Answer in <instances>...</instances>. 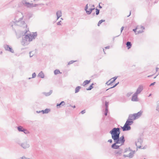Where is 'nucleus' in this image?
Here are the masks:
<instances>
[{
	"label": "nucleus",
	"mask_w": 159,
	"mask_h": 159,
	"mask_svg": "<svg viewBox=\"0 0 159 159\" xmlns=\"http://www.w3.org/2000/svg\"><path fill=\"white\" fill-rule=\"evenodd\" d=\"M126 44L128 49H130L132 46V44L130 42L128 41L126 42Z\"/></svg>",
	"instance_id": "nucleus-16"
},
{
	"label": "nucleus",
	"mask_w": 159,
	"mask_h": 159,
	"mask_svg": "<svg viewBox=\"0 0 159 159\" xmlns=\"http://www.w3.org/2000/svg\"><path fill=\"white\" fill-rule=\"evenodd\" d=\"M130 15H131V11H130V13H129V16H127L128 17Z\"/></svg>",
	"instance_id": "nucleus-63"
},
{
	"label": "nucleus",
	"mask_w": 159,
	"mask_h": 159,
	"mask_svg": "<svg viewBox=\"0 0 159 159\" xmlns=\"http://www.w3.org/2000/svg\"><path fill=\"white\" fill-rule=\"evenodd\" d=\"M105 20H99V21L98 24V26H99L103 22H104L105 21Z\"/></svg>",
	"instance_id": "nucleus-31"
},
{
	"label": "nucleus",
	"mask_w": 159,
	"mask_h": 159,
	"mask_svg": "<svg viewBox=\"0 0 159 159\" xmlns=\"http://www.w3.org/2000/svg\"><path fill=\"white\" fill-rule=\"evenodd\" d=\"M30 158H27L25 156H23L22 157H20V159H30Z\"/></svg>",
	"instance_id": "nucleus-37"
},
{
	"label": "nucleus",
	"mask_w": 159,
	"mask_h": 159,
	"mask_svg": "<svg viewBox=\"0 0 159 159\" xmlns=\"http://www.w3.org/2000/svg\"><path fill=\"white\" fill-rule=\"evenodd\" d=\"M123 156H124V157H128V155H123Z\"/></svg>",
	"instance_id": "nucleus-53"
},
{
	"label": "nucleus",
	"mask_w": 159,
	"mask_h": 159,
	"mask_svg": "<svg viewBox=\"0 0 159 159\" xmlns=\"http://www.w3.org/2000/svg\"><path fill=\"white\" fill-rule=\"evenodd\" d=\"M4 47L6 50L9 51L12 53L14 52V51L12 48L10 47L9 45H4Z\"/></svg>",
	"instance_id": "nucleus-9"
},
{
	"label": "nucleus",
	"mask_w": 159,
	"mask_h": 159,
	"mask_svg": "<svg viewBox=\"0 0 159 159\" xmlns=\"http://www.w3.org/2000/svg\"><path fill=\"white\" fill-rule=\"evenodd\" d=\"M70 106H71L70 105ZM71 107H73V108H75V105H74L73 106H71Z\"/></svg>",
	"instance_id": "nucleus-57"
},
{
	"label": "nucleus",
	"mask_w": 159,
	"mask_h": 159,
	"mask_svg": "<svg viewBox=\"0 0 159 159\" xmlns=\"http://www.w3.org/2000/svg\"><path fill=\"white\" fill-rule=\"evenodd\" d=\"M61 73L60 72V71L58 69L55 70L54 71V74L55 75H56L59 74H61Z\"/></svg>",
	"instance_id": "nucleus-25"
},
{
	"label": "nucleus",
	"mask_w": 159,
	"mask_h": 159,
	"mask_svg": "<svg viewBox=\"0 0 159 159\" xmlns=\"http://www.w3.org/2000/svg\"><path fill=\"white\" fill-rule=\"evenodd\" d=\"M38 76L42 78H43L44 77V75L42 71H41L39 74Z\"/></svg>",
	"instance_id": "nucleus-20"
},
{
	"label": "nucleus",
	"mask_w": 159,
	"mask_h": 159,
	"mask_svg": "<svg viewBox=\"0 0 159 159\" xmlns=\"http://www.w3.org/2000/svg\"><path fill=\"white\" fill-rule=\"evenodd\" d=\"M141 29H142L143 30H144L145 29V28L143 26H141Z\"/></svg>",
	"instance_id": "nucleus-54"
},
{
	"label": "nucleus",
	"mask_w": 159,
	"mask_h": 159,
	"mask_svg": "<svg viewBox=\"0 0 159 159\" xmlns=\"http://www.w3.org/2000/svg\"><path fill=\"white\" fill-rule=\"evenodd\" d=\"M94 85V84L92 83L91 85L89 88L86 89V90H91L93 88V85Z\"/></svg>",
	"instance_id": "nucleus-23"
},
{
	"label": "nucleus",
	"mask_w": 159,
	"mask_h": 159,
	"mask_svg": "<svg viewBox=\"0 0 159 159\" xmlns=\"http://www.w3.org/2000/svg\"><path fill=\"white\" fill-rule=\"evenodd\" d=\"M133 123V121L132 119L129 120L128 119L124 126L123 127L121 126L123 131H126L130 130L131 129V127L130 125H132Z\"/></svg>",
	"instance_id": "nucleus-3"
},
{
	"label": "nucleus",
	"mask_w": 159,
	"mask_h": 159,
	"mask_svg": "<svg viewBox=\"0 0 159 159\" xmlns=\"http://www.w3.org/2000/svg\"><path fill=\"white\" fill-rule=\"evenodd\" d=\"M30 37L31 38H32V40L33 39H34L35 37H36V36H37V33L36 32L33 33L32 34H30Z\"/></svg>",
	"instance_id": "nucleus-21"
},
{
	"label": "nucleus",
	"mask_w": 159,
	"mask_h": 159,
	"mask_svg": "<svg viewBox=\"0 0 159 159\" xmlns=\"http://www.w3.org/2000/svg\"><path fill=\"white\" fill-rule=\"evenodd\" d=\"M22 4L25 6L27 7H34V4L30 3L29 2H27L25 0H23L22 1Z\"/></svg>",
	"instance_id": "nucleus-5"
},
{
	"label": "nucleus",
	"mask_w": 159,
	"mask_h": 159,
	"mask_svg": "<svg viewBox=\"0 0 159 159\" xmlns=\"http://www.w3.org/2000/svg\"><path fill=\"white\" fill-rule=\"evenodd\" d=\"M109 104V102L106 101L105 102V110L107 111L108 110V106Z\"/></svg>",
	"instance_id": "nucleus-28"
},
{
	"label": "nucleus",
	"mask_w": 159,
	"mask_h": 159,
	"mask_svg": "<svg viewBox=\"0 0 159 159\" xmlns=\"http://www.w3.org/2000/svg\"><path fill=\"white\" fill-rule=\"evenodd\" d=\"M135 151H132L128 155V157L129 158H132L134 156V155L135 152Z\"/></svg>",
	"instance_id": "nucleus-17"
},
{
	"label": "nucleus",
	"mask_w": 159,
	"mask_h": 159,
	"mask_svg": "<svg viewBox=\"0 0 159 159\" xmlns=\"http://www.w3.org/2000/svg\"><path fill=\"white\" fill-rule=\"evenodd\" d=\"M65 103L64 101H61L60 103L57 104V108H60L61 106H63L65 105Z\"/></svg>",
	"instance_id": "nucleus-14"
},
{
	"label": "nucleus",
	"mask_w": 159,
	"mask_h": 159,
	"mask_svg": "<svg viewBox=\"0 0 159 159\" xmlns=\"http://www.w3.org/2000/svg\"><path fill=\"white\" fill-rule=\"evenodd\" d=\"M122 151V149H120L118 151H116L115 153L117 154V156H120Z\"/></svg>",
	"instance_id": "nucleus-19"
},
{
	"label": "nucleus",
	"mask_w": 159,
	"mask_h": 159,
	"mask_svg": "<svg viewBox=\"0 0 159 159\" xmlns=\"http://www.w3.org/2000/svg\"><path fill=\"white\" fill-rule=\"evenodd\" d=\"M20 145L25 149L28 148L30 146L29 143L27 141L20 143Z\"/></svg>",
	"instance_id": "nucleus-7"
},
{
	"label": "nucleus",
	"mask_w": 159,
	"mask_h": 159,
	"mask_svg": "<svg viewBox=\"0 0 159 159\" xmlns=\"http://www.w3.org/2000/svg\"><path fill=\"white\" fill-rule=\"evenodd\" d=\"M31 52H30V53H29V54H30V57H32L33 56V55H31Z\"/></svg>",
	"instance_id": "nucleus-49"
},
{
	"label": "nucleus",
	"mask_w": 159,
	"mask_h": 159,
	"mask_svg": "<svg viewBox=\"0 0 159 159\" xmlns=\"http://www.w3.org/2000/svg\"><path fill=\"white\" fill-rule=\"evenodd\" d=\"M155 83L156 82H154L153 83L149 85V86H152L154 85Z\"/></svg>",
	"instance_id": "nucleus-43"
},
{
	"label": "nucleus",
	"mask_w": 159,
	"mask_h": 159,
	"mask_svg": "<svg viewBox=\"0 0 159 159\" xmlns=\"http://www.w3.org/2000/svg\"><path fill=\"white\" fill-rule=\"evenodd\" d=\"M92 7L94 8V5H92Z\"/></svg>",
	"instance_id": "nucleus-64"
},
{
	"label": "nucleus",
	"mask_w": 159,
	"mask_h": 159,
	"mask_svg": "<svg viewBox=\"0 0 159 159\" xmlns=\"http://www.w3.org/2000/svg\"><path fill=\"white\" fill-rule=\"evenodd\" d=\"M137 29V28H135V29H134L133 30V31L134 32H136V30Z\"/></svg>",
	"instance_id": "nucleus-51"
},
{
	"label": "nucleus",
	"mask_w": 159,
	"mask_h": 159,
	"mask_svg": "<svg viewBox=\"0 0 159 159\" xmlns=\"http://www.w3.org/2000/svg\"><path fill=\"white\" fill-rule=\"evenodd\" d=\"M52 93V90H50L49 92L45 93V94L46 96H49Z\"/></svg>",
	"instance_id": "nucleus-29"
},
{
	"label": "nucleus",
	"mask_w": 159,
	"mask_h": 159,
	"mask_svg": "<svg viewBox=\"0 0 159 159\" xmlns=\"http://www.w3.org/2000/svg\"><path fill=\"white\" fill-rule=\"evenodd\" d=\"M108 142H109L110 143H112V140L111 139H109V140H108Z\"/></svg>",
	"instance_id": "nucleus-47"
},
{
	"label": "nucleus",
	"mask_w": 159,
	"mask_h": 159,
	"mask_svg": "<svg viewBox=\"0 0 159 159\" xmlns=\"http://www.w3.org/2000/svg\"><path fill=\"white\" fill-rule=\"evenodd\" d=\"M143 111H139L138 112V113H134V120H135L136 119H137L139 118L141 116Z\"/></svg>",
	"instance_id": "nucleus-10"
},
{
	"label": "nucleus",
	"mask_w": 159,
	"mask_h": 159,
	"mask_svg": "<svg viewBox=\"0 0 159 159\" xmlns=\"http://www.w3.org/2000/svg\"><path fill=\"white\" fill-rule=\"evenodd\" d=\"M117 78V77L115 76V77H114L112 78L111 79L112 80L113 79V80L115 81L116 80V79Z\"/></svg>",
	"instance_id": "nucleus-42"
},
{
	"label": "nucleus",
	"mask_w": 159,
	"mask_h": 159,
	"mask_svg": "<svg viewBox=\"0 0 159 159\" xmlns=\"http://www.w3.org/2000/svg\"><path fill=\"white\" fill-rule=\"evenodd\" d=\"M124 29V27L123 26L121 28L120 33H122V32L123 30Z\"/></svg>",
	"instance_id": "nucleus-48"
},
{
	"label": "nucleus",
	"mask_w": 159,
	"mask_h": 159,
	"mask_svg": "<svg viewBox=\"0 0 159 159\" xmlns=\"http://www.w3.org/2000/svg\"><path fill=\"white\" fill-rule=\"evenodd\" d=\"M24 16L22 14V13L18 11L16 14V16L15 17V18L14 19V21H16V18H18L19 20H23Z\"/></svg>",
	"instance_id": "nucleus-6"
},
{
	"label": "nucleus",
	"mask_w": 159,
	"mask_h": 159,
	"mask_svg": "<svg viewBox=\"0 0 159 159\" xmlns=\"http://www.w3.org/2000/svg\"><path fill=\"white\" fill-rule=\"evenodd\" d=\"M22 132H24V133L25 134H27L29 133V132L25 129H24Z\"/></svg>",
	"instance_id": "nucleus-34"
},
{
	"label": "nucleus",
	"mask_w": 159,
	"mask_h": 159,
	"mask_svg": "<svg viewBox=\"0 0 159 159\" xmlns=\"http://www.w3.org/2000/svg\"><path fill=\"white\" fill-rule=\"evenodd\" d=\"M16 21H14L15 25H16L23 27V28H27V25L25 21L22 20H19L16 18Z\"/></svg>",
	"instance_id": "nucleus-4"
},
{
	"label": "nucleus",
	"mask_w": 159,
	"mask_h": 159,
	"mask_svg": "<svg viewBox=\"0 0 159 159\" xmlns=\"http://www.w3.org/2000/svg\"><path fill=\"white\" fill-rule=\"evenodd\" d=\"M119 83V82H118L117 83H116V84H115L112 87L107 89L106 90V91H107L108 90V89H111V88H114L115 87H116Z\"/></svg>",
	"instance_id": "nucleus-32"
},
{
	"label": "nucleus",
	"mask_w": 159,
	"mask_h": 159,
	"mask_svg": "<svg viewBox=\"0 0 159 159\" xmlns=\"http://www.w3.org/2000/svg\"><path fill=\"white\" fill-rule=\"evenodd\" d=\"M120 35V34H119V35H118V36H117L116 37H114L113 38V40H114V38L116 37H118Z\"/></svg>",
	"instance_id": "nucleus-56"
},
{
	"label": "nucleus",
	"mask_w": 159,
	"mask_h": 159,
	"mask_svg": "<svg viewBox=\"0 0 159 159\" xmlns=\"http://www.w3.org/2000/svg\"><path fill=\"white\" fill-rule=\"evenodd\" d=\"M108 112V110H107V111H106V110H105L104 115L105 116H107Z\"/></svg>",
	"instance_id": "nucleus-39"
},
{
	"label": "nucleus",
	"mask_w": 159,
	"mask_h": 159,
	"mask_svg": "<svg viewBox=\"0 0 159 159\" xmlns=\"http://www.w3.org/2000/svg\"><path fill=\"white\" fill-rule=\"evenodd\" d=\"M85 110H83L80 113L82 114H84V113H85Z\"/></svg>",
	"instance_id": "nucleus-44"
},
{
	"label": "nucleus",
	"mask_w": 159,
	"mask_h": 159,
	"mask_svg": "<svg viewBox=\"0 0 159 159\" xmlns=\"http://www.w3.org/2000/svg\"><path fill=\"white\" fill-rule=\"evenodd\" d=\"M36 76V73L34 72L32 74V78H34Z\"/></svg>",
	"instance_id": "nucleus-35"
},
{
	"label": "nucleus",
	"mask_w": 159,
	"mask_h": 159,
	"mask_svg": "<svg viewBox=\"0 0 159 159\" xmlns=\"http://www.w3.org/2000/svg\"><path fill=\"white\" fill-rule=\"evenodd\" d=\"M44 111L45 113H48L50 111V109L46 108L44 110Z\"/></svg>",
	"instance_id": "nucleus-30"
},
{
	"label": "nucleus",
	"mask_w": 159,
	"mask_h": 159,
	"mask_svg": "<svg viewBox=\"0 0 159 159\" xmlns=\"http://www.w3.org/2000/svg\"><path fill=\"white\" fill-rule=\"evenodd\" d=\"M134 114L129 115L128 119H129V120L132 119V120L133 119L134 120Z\"/></svg>",
	"instance_id": "nucleus-27"
},
{
	"label": "nucleus",
	"mask_w": 159,
	"mask_h": 159,
	"mask_svg": "<svg viewBox=\"0 0 159 159\" xmlns=\"http://www.w3.org/2000/svg\"><path fill=\"white\" fill-rule=\"evenodd\" d=\"M36 112H37V113H40L41 112V111H36Z\"/></svg>",
	"instance_id": "nucleus-60"
},
{
	"label": "nucleus",
	"mask_w": 159,
	"mask_h": 159,
	"mask_svg": "<svg viewBox=\"0 0 159 159\" xmlns=\"http://www.w3.org/2000/svg\"><path fill=\"white\" fill-rule=\"evenodd\" d=\"M41 112H42L43 114H45L44 110H43L41 111Z\"/></svg>",
	"instance_id": "nucleus-52"
},
{
	"label": "nucleus",
	"mask_w": 159,
	"mask_h": 159,
	"mask_svg": "<svg viewBox=\"0 0 159 159\" xmlns=\"http://www.w3.org/2000/svg\"><path fill=\"white\" fill-rule=\"evenodd\" d=\"M39 5H40V4H34V7H36L38 6ZM40 5H43V4H40Z\"/></svg>",
	"instance_id": "nucleus-41"
},
{
	"label": "nucleus",
	"mask_w": 159,
	"mask_h": 159,
	"mask_svg": "<svg viewBox=\"0 0 159 159\" xmlns=\"http://www.w3.org/2000/svg\"><path fill=\"white\" fill-rule=\"evenodd\" d=\"M17 129L19 131L22 132L24 128L21 126H19L17 127Z\"/></svg>",
	"instance_id": "nucleus-24"
},
{
	"label": "nucleus",
	"mask_w": 159,
	"mask_h": 159,
	"mask_svg": "<svg viewBox=\"0 0 159 159\" xmlns=\"http://www.w3.org/2000/svg\"><path fill=\"white\" fill-rule=\"evenodd\" d=\"M57 20L61 16V11H58L56 13Z\"/></svg>",
	"instance_id": "nucleus-15"
},
{
	"label": "nucleus",
	"mask_w": 159,
	"mask_h": 159,
	"mask_svg": "<svg viewBox=\"0 0 159 159\" xmlns=\"http://www.w3.org/2000/svg\"><path fill=\"white\" fill-rule=\"evenodd\" d=\"M159 74V73L156 76L154 77V79H155L156 77Z\"/></svg>",
	"instance_id": "nucleus-62"
},
{
	"label": "nucleus",
	"mask_w": 159,
	"mask_h": 159,
	"mask_svg": "<svg viewBox=\"0 0 159 159\" xmlns=\"http://www.w3.org/2000/svg\"><path fill=\"white\" fill-rule=\"evenodd\" d=\"M120 129L119 128H114L110 131L112 139L113 140L114 143L111 146V148L114 149H120V146L116 145L117 144L121 143V145H123L125 141L124 135L120 137Z\"/></svg>",
	"instance_id": "nucleus-1"
},
{
	"label": "nucleus",
	"mask_w": 159,
	"mask_h": 159,
	"mask_svg": "<svg viewBox=\"0 0 159 159\" xmlns=\"http://www.w3.org/2000/svg\"><path fill=\"white\" fill-rule=\"evenodd\" d=\"M143 142V140L141 138L138 139L137 141L135 142L137 148H141V145L142 144Z\"/></svg>",
	"instance_id": "nucleus-8"
},
{
	"label": "nucleus",
	"mask_w": 159,
	"mask_h": 159,
	"mask_svg": "<svg viewBox=\"0 0 159 159\" xmlns=\"http://www.w3.org/2000/svg\"><path fill=\"white\" fill-rule=\"evenodd\" d=\"M90 82V80H85L83 84V85L85 86L87 84H88Z\"/></svg>",
	"instance_id": "nucleus-22"
},
{
	"label": "nucleus",
	"mask_w": 159,
	"mask_h": 159,
	"mask_svg": "<svg viewBox=\"0 0 159 159\" xmlns=\"http://www.w3.org/2000/svg\"><path fill=\"white\" fill-rule=\"evenodd\" d=\"M143 32V30H139L138 31L137 34L141 33Z\"/></svg>",
	"instance_id": "nucleus-40"
},
{
	"label": "nucleus",
	"mask_w": 159,
	"mask_h": 159,
	"mask_svg": "<svg viewBox=\"0 0 159 159\" xmlns=\"http://www.w3.org/2000/svg\"><path fill=\"white\" fill-rule=\"evenodd\" d=\"M28 31L27 30H25V34L23 35L21 41L22 44L23 45H26L28 44V42L32 41V38L30 37V34H26Z\"/></svg>",
	"instance_id": "nucleus-2"
},
{
	"label": "nucleus",
	"mask_w": 159,
	"mask_h": 159,
	"mask_svg": "<svg viewBox=\"0 0 159 159\" xmlns=\"http://www.w3.org/2000/svg\"><path fill=\"white\" fill-rule=\"evenodd\" d=\"M132 93H128L126 94V96L127 97H129Z\"/></svg>",
	"instance_id": "nucleus-38"
},
{
	"label": "nucleus",
	"mask_w": 159,
	"mask_h": 159,
	"mask_svg": "<svg viewBox=\"0 0 159 159\" xmlns=\"http://www.w3.org/2000/svg\"><path fill=\"white\" fill-rule=\"evenodd\" d=\"M159 69V68H157V67H156V72H157V71H158V70Z\"/></svg>",
	"instance_id": "nucleus-55"
},
{
	"label": "nucleus",
	"mask_w": 159,
	"mask_h": 159,
	"mask_svg": "<svg viewBox=\"0 0 159 159\" xmlns=\"http://www.w3.org/2000/svg\"><path fill=\"white\" fill-rule=\"evenodd\" d=\"M153 75H148V77H151V76H152Z\"/></svg>",
	"instance_id": "nucleus-61"
},
{
	"label": "nucleus",
	"mask_w": 159,
	"mask_h": 159,
	"mask_svg": "<svg viewBox=\"0 0 159 159\" xmlns=\"http://www.w3.org/2000/svg\"><path fill=\"white\" fill-rule=\"evenodd\" d=\"M76 61H73V60H72V61H70L69 63H68V64L69 65H70V64H72L73 63H74V62Z\"/></svg>",
	"instance_id": "nucleus-36"
},
{
	"label": "nucleus",
	"mask_w": 159,
	"mask_h": 159,
	"mask_svg": "<svg viewBox=\"0 0 159 159\" xmlns=\"http://www.w3.org/2000/svg\"><path fill=\"white\" fill-rule=\"evenodd\" d=\"M156 110L159 112V106L158 105L157 107Z\"/></svg>",
	"instance_id": "nucleus-46"
},
{
	"label": "nucleus",
	"mask_w": 159,
	"mask_h": 159,
	"mask_svg": "<svg viewBox=\"0 0 159 159\" xmlns=\"http://www.w3.org/2000/svg\"><path fill=\"white\" fill-rule=\"evenodd\" d=\"M61 21H59L57 23V25H61Z\"/></svg>",
	"instance_id": "nucleus-45"
},
{
	"label": "nucleus",
	"mask_w": 159,
	"mask_h": 159,
	"mask_svg": "<svg viewBox=\"0 0 159 159\" xmlns=\"http://www.w3.org/2000/svg\"><path fill=\"white\" fill-rule=\"evenodd\" d=\"M96 15H98L99 13L100 10H99V9H98L97 8L96 9Z\"/></svg>",
	"instance_id": "nucleus-33"
},
{
	"label": "nucleus",
	"mask_w": 159,
	"mask_h": 159,
	"mask_svg": "<svg viewBox=\"0 0 159 159\" xmlns=\"http://www.w3.org/2000/svg\"><path fill=\"white\" fill-rule=\"evenodd\" d=\"M143 89V86L141 85H140L136 91L135 93L138 95V94L140 93Z\"/></svg>",
	"instance_id": "nucleus-11"
},
{
	"label": "nucleus",
	"mask_w": 159,
	"mask_h": 159,
	"mask_svg": "<svg viewBox=\"0 0 159 159\" xmlns=\"http://www.w3.org/2000/svg\"><path fill=\"white\" fill-rule=\"evenodd\" d=\"M95 9V8H91V10H92V11L94 10Z\"/></svg>",
	"instance_id": "nucleus-58"
},
{
	"label": "nucleus",
	"mask_w": 159,
	"mask_h": 159,
	"mask_svg": "<svg viewBox=\"0 0 159 159\" xmlns=\"http://www.w3.org/2000/svg\"><path fill=\"white\" fill-rule=\"evenodd\" d=\"M114 81L111 79H110L108 81H107L106 83V84H107L108 85H111V84L113 83Z\"/></svg>",
	"instance_id": "nucleus-18"
},
{
	"label": "nucleus",
	"mask_w": 159,
	"mask_h": 159,
	"mask_svg": "<svg viewBox=\"0 0 159 159\" xmlns=\"http://www.w3.org/2000/svg\"><path fill=\"white\" fill-rule=\"evenodd\" d=\"M80 88H81L80 86H78L77 87L75 88V93H76L78 92L79 91L80 89Z\"/></svg>",
	"instance_id": "nucleus-26"
},
{
	"label": "nucleus",
	"mask_w": 159,
	"mask_h": 159,
	"mask_svg": "<svg viewBox=\"0 0 159 159\" xmlns=\"http://www.w3.org/2000/svg\"><path fill=\"white\" fill-rule=\"evenodd\" d=\"M110 48V46H107V47H105V48L107 49H109V48Z\"/></svg>",
	"instance_id": "nucleus-50"
},
{
	"label": "nucleus",
	"mask_w": 159,
	"mask_h": 159,
	"mask_svg": "<svg viewBox=\"0 0 159 159\" xmlns=\"http://www.w3.org/2000/svg\"><path fill=\"white\" fill-rule=\"evenodd\" d=\"M88 4H87L86 6H85V8H84V10L86 11V13L88 15H89L91 14L92 12V10H91V8H90L89 9V10H88Z\"/></svg>",
	"instance_id": "nucleus-12"
},
{
	"label": "nucleus",
	"mask_w": 159,
	"mask_h": 159,
	"mask_svg": "<svg viewBox=\"0 0 159 159\" xmlns=\"http://www.w3.org/2000/svg\"><path fill=\"white\" fill-rule=\"evenodd\" d=\"M131 100L133 101H138V94L135 93L132 97Z\"/></svg>",
	"instance_id": "nucleus-13"
},
{
	"label": "nucleus",
	"mask_w": 159,
	"mask_h": 159,
	"mask_svg": "<svg viewBox=\"0 0 159 159\" xmlns=\"http://www.w3.org/2000/svg\"><path fill=\"white\" fill-rule=\"evenodd\" d=\"M99 7L100 8H102V7L100 6V5H99Z\"/></svg>",
	"instance_id": "nucleus-59"
}]
</instances>
